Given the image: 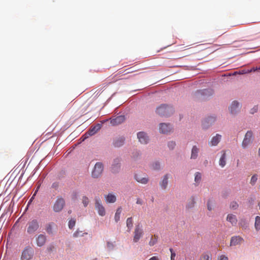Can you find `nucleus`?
<instances>
[{
    "label": "nucleus",
    "mask_w": 260,
    "mask_h": 260,
    "mask_svg": "<svg viewBox=\"0 0 260 260\" xmlns=\"http://www.w3.org/2000/svg\"><path fill=\"white\" fill-rule=\"evenodd\" d=\"M174 109L168 105L162 104L158 107L156 110V113L161 116L168 117L173 113Z\"/></svg>",
    "instance_id": "nucleus-1"
},
{
    "label": "nucleus",
    "mask_w": 260,
    "mask_h": 260,
    "mask_svg": "<svg viewBox=\"0 0 260 260\" xmlns=\"http://www.w3.org/2000/svg\"><path fill=\"white\" fill-rule=\"evenodd\" d=\"M39 228L38 221L36 219H33L28 222L27 224V233L29 235H33Z\"/></svg>",
    "instance_id": "nucleus-2"
},
{
    "label": "nucleus",
    "mask_w": 260,
    "mask_h": 260,
    "mask_svg": "<svg viewBox=\"0 0 260 260\" xmlns=\"http://www.w3.org/2000/svg\"><path fill=\"white\" fill-rule=\"evenodd\" d=\"M95 209L98 211L99 215L104 216L106 215V210L102 204V202L99 197H96L94 198Z\"/></svg>",
    "instance_id": "nucleus-3"
},
{
    "label": "nucleus",
    "mask_w": 260,
    "mask_h": 260,
    "mask_svg": "<svg viewBox=\"0 0 260 260\" xmlns=\"http://www.w3.org/2000/svg\"><path fill=\"white\" fill-rule=\"evenodd\" d=\"M103 165L101 162H96L92 171L91 175L93 178H97L100 177L103 171Z\"/></svg>",
    "instance_id": "nucleus-4"
},
{
    "label": "nucleus",
    "mask_w": 260,
    "mask_h": 260,
    "mask_svg": "<svg viewBox=\"0 0 260 260\" xmlns=\"http://www.w3.org/2000/svg\"><path fill=\"white\" fill-rule=\"evenodd\" d=\"M64 205V200L61 197H58L53 205V209L55 212H59L62 210Z\"/></svg>",
    "instance_id": "nucleus-5"
},
{
    "label": "nucleus",
    "mask_w": 260,
    "mask_h": 260,
    "mask_svg": "<svg viewBox=\"0 0 260 260\" xmlns=\"http://www.w3.org/2000/svg\"><path fill=\"white\" fill-rule=\"evenodd\" d=\"M34 250L30 247H26L22 251L21 260H30L33 256Z\"/></svg>",
    "instance_id": "nucleus-6"
},
{
    "label": "nucleus",
    "mask_w": 260,
    "mask_h": 260,
    "mask_svg": "<svg viewBox=\"0 0 260 260\" xmlns=\"http://www.w3.org/2000/svg\"><path fill=\"white\" fill-rule=\"evenodd\" d=\"M252 132L251 131H247L242 143V147L246 148L252 142Z\"/></svg>",
    "instance_id": "nucleus-7"
},
{
    "label": "nucleus",
    "mask_w": 260,
    "mask_h": 260,
    "mask_svg": "<svg viewBox=\"0 0 260 260\" xmlns=\"http://www.w3.org/2000/svg\"><path fill=\"white\" fill-rule=\"evenodd\" d=\"M101 125L100 124H96V125L89 129L88 131L81 138V139H82V141H84L89 136H91L94 135L96 133L98 132V131H99L101 129Z\"/></svg>",
    "instance_id": "nucleus-8"
},
{
    "label": "nucleus",
    "mask_w": 260,
    "mask_h": 260,
    "mask_svg": "<svg viewBox=\"0 0 260 260\" xmlns=\"http://www.w3.org/2000/svg\"><path fill=\"white\" fill-rule=\"evenodd\" d=\"M143 234V231L141 226L139 224L136 225L135 229L133 241L134 242H137L142 237Z\"/></svg>",
    "instance_id": "nucleus-9"
},
{
    "label": "nucleus",
    "mask_w": 260,
    "mask_h": 260,
    "mask_svg": "<svg viewBox=\"0 0 260 260\" xmlns=\"http://www.w3.org/2000/svg\"><path fill=\"white\" fill-rule=\"evenodd\" d=\"M244 241V239L241 237L238 236H233L231 239L230 241V246H237L238 245H240Z\"/></svg>",
    "instance_id": "nucleus-10"
},
{
    "label": "nucleus",
    "mask_w": 260,
    "mask_h": 260,
    "mask_svg": "<svg viewBox=\"0 0 260 260\" xmlns=\"http://www.w3.org/2000/svg\"><path fill=\"white\" fill-rule=\"evenodd\" d=\"M137 137L142 144H147L149 141L148 137L147 134L143 132H139L137 134Z\"/></svg>",
    "instance_id": "nucleus-11"
},
{
    "label": "nucleus",
    "mask_w": 260,
    "mask_h": 260,
    "mask_svg": "<svg viewBox=\"0 0 260 260\" xmlns=\"http://www.w3.org/2000/svg\"><path fill=\"white\" fill-rule=\"evenodd\" d=\"M239 109L240 104L237 101H233L229 108L230 112L232 114H236L239 111Z\"/></svg>",
    "instance_id": "nucleus-12"
},
{
    "label": "nucleus",
    "mask_w": 260,
    "mask_h": 260,
    "mask_svg": "<svg viewBox=\"0 0 260 260\" xmlns=\"http://www.w3.org/2000/svg\"><path fill=\"white\" fill-rule=\"evenodd\" d=\"M172 129L170 124L165 123H160L159 125V132L163 134H167Z\"/></svg>",
    "instance_id": "nucleus-13"
},
{
    "label": "nucleus",
    "mask_w": 260,
    "mask_h": 260,
    "mask_svg": "<svg viewBox=\"0 0 260 260\" xmlns=\"http://www.w3.org/2000/svg\"><path fill=\"white\" fill-rule=\"evenodd\" d=\"M215 120L216 118L213 116H210L207 118L203 122V127L205 128H207L210 125L213 124L215 121Z\"/></svg>",
    "instance_id": "nucleus-14"
},
{
    "label": "nucleus",
    "mask_w": 260,
    "mask_h": 260,
    "mask_svg": "<svg viewBox=\"0 0 260 260\" xmlns=\"http://www.w3.org/2000/svg\"><path fill=\"white\" fill-rule=\"evenodd\" d=\"M125 120V117L123 115L117 116L111 120V123L113 125H116L121 124Z\"/></svg>",
    "instance_id": "nucleus-15"
},
{
    "label": "nucleus",
    "mask_w": 260,
    "mask_h": 260,
    "mask_svg": "<svg viewBox=\"0 0 260 260\" xmlns=\"http://www.w3.org/2000/svg\"><path fill=\"white\" fill-rule=\"evenodd\" d=\"M46 241V236L43 234L39 235L36 238L37 245L39 247L43 246Z\"/></svg>",
    "instance_id": "nucleus-16"
},
{
    "label": "nucleus",
    "mask_w": 260,
    "mask_h": 260,
    "mask_svg": "<svg viewBox=\"0 0 260 260\" xmlns=\"http://www.w3.org/2000/svg\"><path fill=\"white\" fill-rule=\"evenodd\" d=\"M105 200L107 203H114L116 201V196L112 193H109L107 195H105Z\"/></svg>",
    "instance_id": "nucleus-17"
},
{
    "label": "nucleus",
    "mask_w": 260,
    "mask_h": 260,
    "mask_svg": "<svg viewBox=\"0 0 260 260\" xmlns=\"http://www.w3.org/2000/svg\"><path fill=\"white\" fill-rule=\"evenodd\" d=\"M120 160L119 158L114 159L112 166V171L113 173H116L120 170Z\"/></svg>",
    "instance_id": "nucleus-18"
},
{
    "label": "nucleus",
    "mask_w": 260,
    "mask_h": 260,
    "mask_svg": "<svg viewBox=\"0 0 260 260\" xmlns=\"http://www.w3.org/2000/svg\"><path fill=\"white\" fill-rule=\"evenodd\" d=\"M221 138V136L219 134H216L215 136L213 137L210 142H209V144L211 146H216L219 142H220Z\"/></svg>",
    "instance_id": "nucleus-19"
},
{
    "label": "nucleus",
    "mask_w": 260,
    "mask_h": 260,
    "mask_svg": "<svg viewBox=\"0 0 260 260\" xmlns=\"http://www.w3.org/2000/svg\"><path fill=\"white\" fill-rule=\"evenodd\" d=\"M135 178L138 182L142 184H146L148 181V179L146 176L143 177L140 174H136Z\"/></svg>",
    "instance_id": "nucleus-20"
},
{
    "label": "nucleus",
    "mask_w": 260,
    "mask_h": 260,
    "mask_svg": "<svg viewBox=\"0 0 260 260\" xmlns=\"http://www.w3.org/2000/svg\"><path fill=\"white\" fill-rule=\"evenodd\" d=\"M226 220L231 222L233 225H236L238 221L236 216L232 214H230L227 215Z\"/></svg>",
    "instance_id": "nucleus-21"
},
{
    "label": "nucleus",
    "mask_w": 260,
    "mask_h": 260,
    "mask_svg": "<svg viewBox=\"0 0 260 260\" xmlns=\"http://www.w3.org/2000/svg\"><path fill=\"white\" fill-rule=\"evenodd\" d=\"M195 204V198L194 197L192 196L187 201L186 205V209L188 210L192 209L194 207Z\"/></svg>",
    "instance_id": "nucleus-22"
},
{
    "label": "nucleus",
    "mask_w": 260,
    "mask_h": 260,
    "mask_svg": "<svg viewBox=\"0 0 260 260\" xmlns=\"http://www.w3.org/2000/svg\"><path fill=\"white\" fill-rule=\"evenodd\" d=\"M124 141L125 139L124 137H119L114 141L113 145L115 147H119L123 145Z\"/></svg>",
    "instance_id": "nucleus-23"
},
{
    "label": "nucleus",
    "mask_w": 260,
    "mask_h": 260,
    "mask_svg": "<svg viewBox=\"0 0 260 260\" xmlns=\"http://www.w3.org/2000/svg\"><path fill=\"white\" fill-rule=\"evenodd\" d=\"M199 150V148H198L197 146H193L191 149L190 158L193 159H196L198 156Z\"/></svg>",
    "instance_id": "nucleus-24"
},
{
    "label": "nucleus",
    "mask_w": 260,
    "mask_h": 260,
    "mask_svg": "<svg viewBox=\"0 0 260 260\" xmlns=\"http://www.w3.org/2000/svg\"><path fill=\"white\" fill-rule=\"evenodd\" d=\"M168 174L165 175L161 181L160 182V185L162 189H166L167 188L168 183Z\"/></svg>",
    "instance_id": "nucleus-25"
},
{
    "label": "nucleus",
    "mask_w": 260,
    "mask_h": 260,
    "mask_svg": "<svg viewBox=\"0 0 260 260\" xmlns=\"http://www.w3.org/2000/svg\"><path fill=\"white\" fill-rule=\"evenodd\" d=\"M222 155L221 156V157L219 159V165L221 167H223L225 166L226 164V153L224 151H222Z\"/></svg>",
    "instance_id": "nucleus-26"
},
{
    "label": "nucleus",
    "mask_w": 260,
    "mask_h": 260,
    "mask_svg": "<svg viewBox=\"0 0 260 260\" xmlns=\"http://www.w3.org/2000/svg\"><path fill=\"white\" fill-rule=\"evenodd\" d=\"M122 212V208L121 207H118L116 211L114 216V220L116 222H118L120 220V214Z\"/></svg>",
    "instance_id": "nucleus-27"
},
{
    "label": "nucleus",
    "mask_w": 260,
    "mask_h": 260,
    "mask_svg": "<svg viewBox=\"0 0 260 260\" xmlns=\"http://www.w3.org/2000/svg\"><path fill=\"white\" fill-rule=\"evenodd\" d=\"M126 226L128 231L129 232L133 226V221L132 217H129L126 220Z\"/></svg>",
    "instance_id": "nucleus-28"
},
{
    "label": "nucleus",
    "mask_w": 260,
    "mask_h": 260,
    "mask_svg": "<svg viewBox=\"0 0 260 260\" xmlns=\"http://www.w3.org/2000/svg\"><path fill=\"white\" fill-rule=\"evenodd\" d=\"M254 226L256 231L260 230V217L258 216L255 217Z\"/></svg>",
    "instance_id": "nucleus-29"
},
{
    "label": "nucleus",
    "mask_w": 260,
    "mask_h": 260,
    "mask_svg": "<svg viewBox=\"0 0 260 260\" xmlns=\"http://www.w3.org/2000/svg\"><path fill=\"white\" fill-rule=\"evenodd\" d=\"M157 236H156L155 235L152 236L149 242V245L150 246H152L155 245L157 242Z\"/></svg>",
    "instance_id": "nucleus-30"
},
{
    "label": "nucleus",
    "mask_w": 260,
    "mask_h": 260,
    "mask_svg": "<svg viewBox=\"0 0 260 260\" xmlns=\"http://www.w3.org/2000/svg\"><path fill=\"white\" fill-rule=\"evenodd\" d=\"M201 178H202L201 174L199 172H197L195 174L194 181L197 183L199 184L201 180Z\"/></svg>",
    "instance_id": "nucleus-31"
},
{
    "label": "nucleus",
    "mask_w": 260,
    "mask_h": 260,
    "mask_svg": "<svg viewBox=\"0 0 260 260\" xmlns=\"http://www.w3.org/2000/svg\"><path fill=\"white\" fill-rule=\"evenodd\" d=\"M53 223H49L47 225L46 231L48 234H52V225Z\"/></svg>",
    "instance_id": "nucleus-32"
},
{
    "label": "nucleus",
    "mask_w": 260,
    "mask_h": 260,
    "mask_svg": "<svg viewBox=\"0 0 260 260\" xmlns=\"http://www.w3.org/2000/svg\"><path fill=\"white\" fill-rule=\"evenodd\" d=\"M82 200V203H83L84 206V207L87 206V205H88V204L89 203V200L88 198L86 196H84V197H83Z\"/></svg>",
    "instance_id": "nucleus-33"
},
{
    "label": "nucleus",
    "mask_w": 260,
    "mask_h": 260,
    "mask_svg": "<svg viewBox=\"0 0 260 260\" xmlns=\"http://www.w3.org/2000/svg\"><path fill=\"white\" fill-rule=\"evenodd\" d=\"M152 168L154 170H158L160 168V165L159 162L156 161L154 162L152 165Z\"/></svg>",
    "instance_id": "nucleus-34"
},
{
    "label": "nucleus",
    "mask_w": 260,
    "mask_h": 260,
    "mask_svg": "<svg viewBox=\"0 0 260 260\" xmlns=\"http://www.w3.org/2000/svg\"><path fill=\"white\" fill-rule=\"evenodd\" d=\"M257 180V176L256 175H253L251 178L250 183L252 185H254Z\"/></svg>",
    "instance_id": "nucleus-35"
},
{
    "label": "nucleus",
    "mask_w": 260,
    "mask_h": 260,
    "mask_svg": "<svg viewBox=\"0 0 260 260\" xmlns=\"http://www.w3.org/2000/svg\"><path fill=\"white\" fill-rule=\"evenodd\" d=\"M76 220L75 219H71L69 222V228L71 229H73L75 225Z\"/></svg>",
    "instance_id": "nucleus-36"
},
{
    "label": "nucleus",
    "mask_w": 260,
    "mask_h": 260,
    "mask_svg": "<svg viewBox=\"0 0 260 260\" xmlns=\"http://www.w3.org/2000/svg\"><path fill=\"white\" fill-rule=\"evenodd\" d=\"M239 205L236 202H232L230 204V208L232 209H236Z\"/></svg>",
    "instance_id": "nucleus-37"
},
{
    "label": "nucleus",
    "mask_w": 260,
    "mask_h": 260,
    "mask_svg": "<svg viewBox=\"0 0 260 260\" xmlns=\"http://www.w3.org/2000/svg\"><path fill=\"white\" fill-rule=\"evenodd\" d=\"M168 146L170 149H173L176 146V143L174 141H170L168 143Z\"/></svg>",
    "instance_id": "nucleus-38"
},
{
    "label": "nucleus",
    "mask_w": 260,
    "mask_h": 260,
    "mask_svg": "<svg viewBox=\"0 0 260 260\" xmlns=\"http://www.w3.org/2000/svg\"><path fill=\"white\" fill-rule=\"evenodd\" d=\"M82 232H79L78 231H76L74 234L73 237H78L79 236H82L84 234H81Z\"/></svg>",
    "instance_id": "nucleus-39"
},
{
    "label": "nucleus",
    "mask_w": 260,
    "mask_h": 260,
    "mask_svg": "<svg viewBox=\"0 0 260 260\" xmlns=\"http://www.w3.org/2000/svg\"><path fill=\"white\" fill-rule=\"evenodd\" d=\"M201 260H211V258L208 255L203 254L201 257Z\"/></svg>",
    "instance_id": "nucleus-40"
},
{
    "label": "nucleus",
    "mask_w": 260,
    "mask_h": 260,
    "mask_svg": "<svg viewBox=\"0 0 260 260\" xmlns=\"http://www.w3.org/2000/svg\"><path fill=\"white\" fill-rule=\"evenodd\" d=\"M217 260H229V258L225 255H220L218 257Z\"/></svg>",
    "instance_id": "nucleus-41"
},
{
    "label": "nucleus",
    "mask_w": 260,
    "mask_h": 260,
    "mask_svg": "<svg viewBox=\"0 0 260 260\" xmlns=\"http://www.w3.org/2000/svg\"><path fill=\"white\" fill-rule=\"evenodd\" d=\"M170 251L171 252V260H174V258L176 256L175 253L173 251V250L172 248L170 249Z\"/></svg>",
    "instance_id": "nucleus-42"
},
{
    "label": "nucleus",
    "mask_w": 260,
    "mask_h": 260,
    "mask_svg": "<svg viewBox=\"0 0 260 260\" xmlns=\"http://www.w3.org/2000/svg\"><path fill=\"white\" fill-rule=\"evenodd\" d=\"M258 107L257 106H254L252 109H251L250 111V113L251 114H254V113L256 112L257 111Z\"/></svg>",
    "instance_id": "nucleus-43"
},
{
    "label": "nucleus",
    "mask_w": 260,
    "mask_h": 260,
    "mask_svg": "<svg viewBox=\"0 0 260 260\" xmlns=\"http://www.w3.org/2000/svg\"><path fill=\"white\" fill-rule=\"evenodd\" d=\"M260 70V67L259 68H257V67H256V68H252L251 70H248L247 72H246V73H250L251 72H255L256 71H257V70Z\"/></svg>",
    "instance_id": "nucleus-44"
},
{
    "label": "nucleus",
    "mask_w": 260,
    "mask_h": 260,
    "mask_svg": "<svg viewBox=\"0 0 260 260\" xmlns=\"http://www.w3.org/2000/svg\"><path fill=\"white\" fill-rule=\"evenodd\" d=\"M107 247H108L109 249H112V248H113L114 245H113V244L112 243L108 242V243H107Z\"/></svg>",
    "instance_id": "nucleus-45"
},
{
    "label": "nucleus",
    "mask_w": 260,
    "mask_h": 260,
    "mask_svg": "<svg viewBox=\"0 0 260 260\" xmlns=\"http://www.w3.org/2000/svg\"><path fill=\"white\" fill-rule=\"evenodd\" d=\"M207 208L209 211H211L212 210V205L210 204L209 202L207 203Z\"/></svg>",
    "instance_id": "nucleus-46"
},
{
    "label": "nucleus",
    "mask_w": 260,
    "mask_h": 260,
    "mask_svg": "<svg viewBox=\"0 0 260 260\" xmlns=\"http://www.w3.org/2000/svg\"><path fill=\"white\" fill-rule=\"evenodd\" d=\"M125 71L126 72L125 73V74H128V73H133L134 71L132 69V68H129L128 69H126L125 70Z\"/></svg>",
    "instance_id": "nucleus-47"
},
{
    "label": "nucleus",
    "mask_w": 260,
    "mask_h": 260,
    "mask_svg": "<svg viewBox=\"0 0 260 260\" xmlns=\"http://www.w3.org/2000/svg\"><path fill=\"white\" fill-rule=\"evenodd\" d=\"M148 260H159V259H158V257L155 256H153L151 257Z\"/></svg>",
    "instance_id": "nucleus-48"
},
{
    "label": "nucleus",
    "mask_w": 260,
    "mask_h": 260,
    "mask_svg": "<svg viewBox=\"0 0 260 260\" xmlns=\"http://www.w3.org/2000/svg\"><path fill=\"white\" fill-rule=\"evenodd\" d=\"M200 92H201L202 94H206L207 92H208L209 91L207 89H204L203 91H200Z\"/></svg>",
    "instance_id": "nucleus-49"
},
{
    "label": "nucleus",
    "mask_w": 260,
    "mask_h": 260,
    "mask_svg": "<svg viewBox=\"0 0 260 260\" xmlns=\"http://www.w3.org/2000/svg\"><path fill=\"white\" fill-rule=\"evenodd\" d=\"M136 203L138 204H142V201L140 199H138Z\"/></svg>",
    "instance_id": "nucleus-50"
},
{
    "label": "nucleus",
    "mask_w": 260,
    "mask_h": 260,
    "mask_svg": "<svg viewBox=\"0 0 260 260\" xmlns=\"http://www.w3.org/2000/svg\"><path fill=\"white\" fill-rule=\"evenodd\" d=\"M181 46H182V47H181L180 48L181 49H183V50H186V46H183V45H181Z\"/></svg>",
    "instance_id": "nucleus-51"
},
{
    "label": "nucleus",
    "mask_w": 260,
    "mask_h": 260,
    "mask_svg": "<svg viewBox=\"0 0 260 260\" xmlns=\"http://www.w3.org/2000/svg\"><path fill=\"white\" fill-rule=\"evenodd\" d=\"M225 32V31H223L221 33L217 34L218 35H219V36L222 35V34H224Z\"/></svg>",
    "instance_id": "nucleus-52"
},
{
    "label": "nucleus",
    "mask_w": 260,
    "mask_h": 260,
    "mask_svg": "<svg viewBox=\"0 0 260 260\" xmlns=\"http://www.w3.org/2000/svg\"><path fill=\"white\" fill-rule=\"evenodd\" d=\"M242 225H243V226H242V227H246L247 226L246 223H242Z\"/></svg>",
    "instance_id": "nucleus-53"
},
{
    "label": "nucleus",
    "mask_w": 260,
    "mask_h": 260,
    "mask_svg": "<svg viewBox=\"0 0 260 260\" xmlns=\"http://www.w3.org/2000/svg\"><path fill=\"white\" fill-rule=\"evenodd\" d=\"M242 221H241L239 222V224H240V225H241V226H243L242 223Z\"/></svg>",
    "instance_id": "nucleus-54"
},
{
    "label": "nucleus",
    "mask_w": 260,
    "mask_h": 260,
    "mask_svg": "<svg viewBox=\"0 0 260 260\" xmlns=\"http://www.w3.org/2000/svg\"><path fill=\"white\" fill-rule=\"evenodd\" d=\"M170 67H175V66H171Z\"/></svg>",
    "instance_id": "nucleus-55"
}]
</instances>
